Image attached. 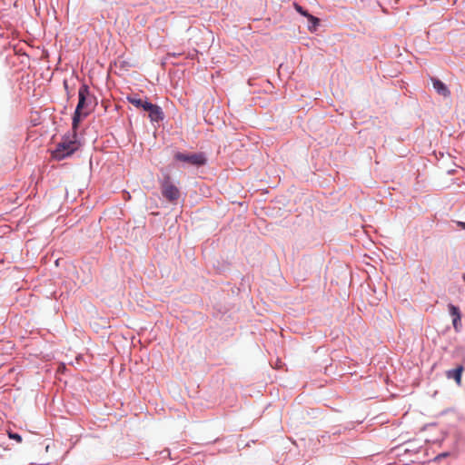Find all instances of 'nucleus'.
Instances as JSON below:
<instances>
[{"instance_id": "1", "label": "nucleus", "mask_w": 465, "mask_h": 465, "mask_svg": "<svg viewBox=\"0 0 465 465\" xmlns=\"http://www.w3.org/2000/svg\"><path fill=\"white\" fill-rule=\"evenodd\" d=\"M80 143L77 140L76 133L70 135L64 136L63 140L57 144L56 148L53 151L52 156L54 159L61 161L78 150Z\"/></svg>"}, {"instance_id": "2", "label": "nucleus", "mask_w": 465, "mask_h": 465, "mask_svg": "<svg viewBox=\"0 0 465 465\" xmlns=\"http://www.w3.org/2000/svg\"><path fill=\"white\" fill-rule=\"evenodd\" d=\"M163 196L170 203H175L180 197L179 189L173 184L170 175H166L161 183Z\"/></svg>"}, {"instance_id": "3", "label": "nucleus", "mask_w": 465, "mask_h": 465, "mask_svg": "<svg viewBox=\"0 0 465 465\" xmlns=\"http://www.w3.org/2000/svg\"><path fill=\"white\" fill-rule=\"evenodd\" d=\"M174 159L194 166H202L206 163V159L203 153H176Z\"/></svg>"}, {"instance_id": "4", "label": "nucleus", "mask_w": 465, "mask_h": 465, "mask_svg": "<svg viewBox=\"0 0 465 465\" xmlns=\"http://www.w3.org/2000/svg\"><path fill=\"white\" fill-rule=\"evenodd\" d=\"M89 95V88L87 85L83 84L78 91V104L75 108L76 111L79 112H91V109L88 107L87 96Z\"/></svg>"}, {"instance_id": "5", "label": "nucleus", "mask_w": 465, "mask_h": 465, "mask_svg": "<svg viewBox=\"0 0 465 465\" xmlns=\"http://www.w3.org/2000/svg\"><path fill=\"white\" fill-rule=\"evenodd\" d=\"M449 312L452 317V324L456 331H459L461 327V313L459 307L450 303L448 305Z\"/></svg>"}, {"instance_id": "6", "label": "nucleus", "mask_w": 465, "mask_h": 465, "mask_svg": "<svg viewBox=\"0 0 465 465\" xmlns=\"http://www.w3.org/2000/svg\"><path fill=\"white\" fill-rule=\"evenodd\" d=\"M145 112L149 113V117L152 122H159L163 119V114L160 106L157 104H147Z\"/></svg>"}, {"instance_id": "7", "label": "nucleus", "mask_w": 465, "mask_h": 465, "mask_svg": "<svg viewBox=\"0 0 465 465\" xmlns=\"http://www.w3.org/2000/svg\"><path fill=\"white\" fill-rule=\"evenodd\" d=\"M432 85L434 89L437 91V93L444 97H448L450 94V90L448 87L443 84L440 80L432 78Z\"/></svg>"}, {"instance_id": "8", "label": "nucleus", "mask_w": 465, "mask_h": 465, "mask_svg": "<svg viewBox=\"0 0 465 465\" xmlns=\"http://www.w3.org/2000/svg\"><path fill=\"white\" fill-rule=\"evenodd\" d=\"M463 370V366L460 365L456 369L448 371L446 376L448 379H454L457 384L460 385Z\"/></svg>"}, {"instance_id": "9", "label": "nucleus", "mask_w": 465, "mask_h": 465, "mask_svg": "<svg viewBox=\"0 0 465 465\" xmlns=\"http://www.w3.org/2000/svg\"><path fill=\"white\" fill-rule=\"evenodd\" d=\"M293 6H294L295 10H296L299 14H301L302 15H303V16L307 17V18H308V20H309L311 23H312L313 27H316V26L319 25L320 20H319L317 17H315V16H313V15H310V14H309L305 9H303V7H302V6H301L300 5H298V4H296V3L293 5Z\"/></svg>"}, {"instance_id": "10", "label": "nucleus", "mask_w": 465, "mask_h": 465, "mask_svg": "<svg viewBox=\"0 0 465 465\" xmlns=\"http://www.w3.org/2000/svg\"><path fill=\"white\" fill-rule=\"evenodd\" d=\"M89 114V112H79L74 111V116H73V124H72V129L73 133H76V129L78 128L79 123L81 121V117H85Z\"/></svg>"}, {"instance_id": "11", "label": "nucleus", "mask_w": 465, "mask_h": 465, "mask_svg": "<svg viewBox=\"0 0 465 465\" xmlns=\"http://www.w3.org/2000/svg\"><path fill=\"white\" fill-rule=\"evenodd\" d=\"M128 101L133 104L134 105L135 107L137 108H142L143 111H145V108L147 107V104H150L151 103H149L148 101L146 100H143L141 98H136V97H129L128 98Z\"/></svg>"}, {"instance_id": "12", "label": "nucleus", "mask_w": 465, "mask_h": 465, "mask_svg": "<svg viewBox=\"0 0 465 465\" xmlns=\"http://www.w3.org/2000/svg\"><path fill=\"white\" fill-rule=\"evenodd\" d=\"M9 438L15 440L18 442L22 441V437L17 433H9Z\"/></svg>"}, {"instance_id": "13", "label": "nucleus", "mask_w": 465, "mask_h": 465, "mask_svg": "<svg viewBox=\"0 0 465 465\" xmlns=\"http://www.w3.org/2000/svg\"><path fill=\"white\" fill-rule=\"evenodd\" d=\"M457 225L460 228L465 230V223L464 222H457Z\"/></svg>"}]
</instances>
